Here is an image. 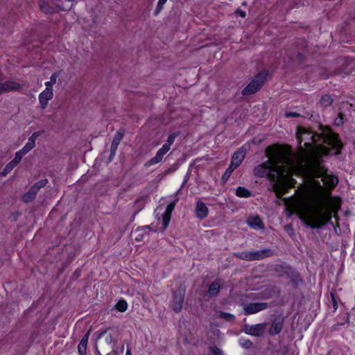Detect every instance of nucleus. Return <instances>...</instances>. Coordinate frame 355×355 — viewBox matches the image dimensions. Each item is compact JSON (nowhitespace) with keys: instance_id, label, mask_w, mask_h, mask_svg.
<instances>
[{"instance_id":"obj_62","label":"nucleus","mask_w":355,"mask_h":355,"mask_svg":"<svg viewBox=\"0 0 355 355\" xmlns=\"http://www.w3.org/2000/svg\"><path fill=\"white\" fill-rule=\"evenodd\" d=\"M109 329V328L105 329V330H103V331H102L101 332H100V333L98 334V336H97V337H96V339H99V338H101L103 335H105V334L107 333V329Z\"/></svg>"},{"instance_id":"obj_1","label":"nucleus","mask_w":355,"mask_h":355,"mask_svg":"<svg viewBox=\"0 0 355 355\" xmlns=\"http://www.w3.org/2000/svg\"><path fill=\"white\" fill-rule=\"evenodd\" d=\"M319 128L322 132L311 135L312 143L304 144L307 152L303 170L311 180L301 184L299 189L309 200V204L300 207L297 211L299 218L311 229H321L329 223L333 225L332 214H337L341 207L340 198L333 199L325 196L324 188L315 178H322V180L332 188L338 184V178L333 174L328 175L327 168L322 165V157L331 155V149L324 145L317 144V142L321 139H323L324 144L336 150L332 154L334 156L342 153L344 144L340 139L339 135L333 132L329 126L320 124Z\"/></svg>"},{"instance_id":"obj_23","label":"nucleus","mask_w":355,"mask_h":355,"mask_svg":"<svg viewBox=\"0 0 355 355\" xmlns=\"http://www.w3.org/2000/svg\"><path fill=\"white\" fill-rule=\"evenodd\" d=\"M267 171L261 164L255 166L253 169V174L256 177L265 178Z\"/></svg>"},{"instance_id":"obj_56","label":"nucleus","mask_w":355,"mask_h":355,"mask_svg":"<svg viewBox=\"0 0 355 355\" xmlns=\"http://www.w3.org/2000/svg\"><path fill=\"white\" fill-rule=\"evenodd\" d=\"M138 233V235L137 236V237L135 238V240L137 241H141L143 240V237L144 236V234L143 233V232H137Z\"/></svg>"},{"instance_id":"obj_18","label":"nucleus","mask_w":355,"mask_h":355,"mask_svg":"<svg viewBox=\"0 0 355 355\" xmlns=\"http://www.w3.org/2000/svg\"><path fill=\"white\" fill-rule=\"evenodd\" d=\"M247 223L250 227L254 229H264L263 223L259 216H250L247 220Z\"/></svg>"},{"instance_id":"obj_7","label":"nucleus","mask_w":355,"mask_h":355,"mask_svg":"<svg viewBox=\"0 0 355 355\" xmlns=\"http://www.w3.org/2000/svg\"><path fill=\"white\" fill-rule=\"evenodd\" d=\"M267 326V322H262L254 325L245 324L243 326V331L248 335L260 337L263 336Z\"/></svg>"},{"instance_id":"obj_28","label":"nucleus","mask_w":355,"mask_h":355,"mask_svg":"<svg viewBox=\"0 0 355 355\" xmlns=\"http://www.w3.org/2000/svg\"><path fill=\"white\" fill-rule=\"evenodd\" d=\"M291 266L284 263V264H277L275 266L274 270L279 273H283L286 275V271H287Z\"/></svg>"},{"instance_id":"obj_51","label":"nucleus","mask_w":355,"mask_h":355,"mask_svg":"<svg viewBox=\"0 0 355 355\" xmlns=\"http://www.w3.org/2000/svg\"><path fill=\"white\" fill-rule=\"evenodd\" d=\"M331 297L333 308H334V311H336L338 306L337 300L336 299V295L334 293H331Z\"/></svg>"},{"instance_id":"obj_22","label":"nucleus","mask_w":355,"mask_h":355,"mask_svg":"<svg viewBox=\"0 0 355 355\" xmlns=\"http://www.w3.org/2000/svg\"><path fill=\"white\" fill-rule=\"evenodd\" d=\"M236 168L231 164L228 166L227 170L225 171V173L223 174L221 178V184H225L228 179L230 178V175H232V172L236 169Z\"/></svg>"},{"instance_id":"obj_48","label":"nucleus","mask_w":355,"mask_h":355,"mask_svg":"<svg viewBox=\"0 0 355 355\" xmlns=\"http://www.w3.org/2000/svg\"><path fill=\"white\" fill-rule=\"evenodd\" d=\"M177 135H178L176 133H173V134L169 135L168 136L166 144H167L168 146H171L173 144L175 138L176 137Z\"/></svg>"},{"instance_id":"obj_16","label":"nucleus","mask_w":355,"mask_h":355,"mask_svg":"<svg viewBox=\"0 0 355 355\" xmlns=\"http://www.w3.org/2000/svg\"><path fill=\"white\" fill-rule=\"evenodd\" d=\"M53 96V92L50 91L49 89H45L43 92H42L38 96L39 102L40 107L42 110L46 108L48 105V102L49 100L52 99Z\"/></svg>"},{"instance_id":"obj_52","label":"nucleus","mask_w":355,"mask_h":355,"mask_svg":"<svg viewBox=\"0 0 355 355\" xmlns=\"http://www.w3.org/2000/svg\"><path fill=\"white\" fill-rule=\"evenodd\" d=\"M92 331V329L90 328L87 332L83 336V337L82 338V339L80 340V341H84V343H86L87 344L88 343V339H89V334H90V332Z\"/></svg>"},{"instance_id":"obj_6","label":"nucleus","mask_w":355,"mask_h":355,"mask_svg":"<svg viewBox=\"0 0 355 355\" xmlns=\"http://www.w3.org/2000/svg\"><path fill=\"white\" fill-rule=\"evenodd\" d=\"M282 148V145L279 144L270 145L266 149V155L269 158V159L265 161L261 165L263 166V168L268 171H271V168L273 166V155H277V153H279V150Z\"/></svg>"},{"instance_id":"obj_45","label":"nucleus","mask_w":355,"mask_h":355,"mask_svg":"<svg viewBox=\"0 0 355 355\" xmlns=\"http://www.w3.org/2000/svg\"><path fill=\"white\" fill-rule=\"evenodd\" d=\"M251 261L262 259L259 251H250Z\"/></svg>"},{"instance_id":"obj_32","label":"nucleus","mask_w":355,"mask_h":355,"mask_svg":"<svg viewBox=\"0 0 355 355\" xmlns=\"http://www.w3.org/2000/svg\"><path fill=\"white\" fill-rule=\"evenodd\" d=\"M304 134L310 135V134H312V132L309 130L305 127L298 126L297 127V139L300 140V144L302 142V139H300V136L302 135H304Z\"/></svg>"},{"instance_id":"obj_14","label":"nucleus","mask_w":355,"mask_h":355,"mask_svg":"<svg viewBox=\"0 0 355 355\" xmlns=\"http://www.w3.org/2000/svg\"><path fill=\"white\" fill-rule=\"evenodd\" d=\"M178 200V198H176L175 200L169 203L166 209L165 212L162 215L163 230H164L169 224V222L171 218L172 212L174 210V208Z\"/></svg>"},{"instance_id":"obj_46","label":"nucleus","mask_w":355,"mask_h":355,"mask_svg":"<svg viewBox=\"0 0 355 355\" xmlns=\"http://www.w3.org/2000/svg\"><path fill=\"white\" fill-rule=\"evenodd\" d=\"M149 230H151V228L149 225H146V226H141V227H138L137 229H136V232H143V233H148L149 232Z\"/></svg>"},{"instance_id":"obj_9","label":"nucleus","mask_w":355,"mask_h":355,"mask_svg":"<svg viewBox=\"0 0 355 355\" xmlns=\"http://www.w3.org/2000/svg\"><path fill=\"white\" fill-rule=\"evenodd\" d=\"M269 307L267 302H252L245 305L243 309L246 315L256 313Z\"/></svg>"},{"instance_id":"obj_41","label":"nucleus","mask_w":355,"mask_h":355,"mask_svg":"<svg viewBox=\"0 0 355 355\" xmlns=\"http://www.w3.org/2000/svg\"><path fill=\"white\" fill-rule=\"evenodd\" d=\"M24 155L21 154L19 151L15 153L14 159L10 161L15 166L21 161Z\"/></svg>"},{"instance_id":"obj_25","label":"nucleus","mask_w":355,"mask_h":355,"mask_svg":"<svg viewBox=\"0 0 355 355\" xmlns=\"http://www.w3.org/2000/svg\"><path fill=\"white\" fill-rule=\"evenodd\" d=\"M163 157H164L163 155H162L161 154H159V153L157 152L156 155L155 157H152L151 159H150L148 162H146L144 164V166L146 167H148L153 164L159 163V162H161L162 160Z\"/></svg>"},{"instance_id":"obj_30","label":"nucleus","mask_w":355,"mask_h":355,"mask_svg":"<svg viewBox=\"0 0 355 355\" xmlns=\"http://www.w3.org/2000/svg\"><path fill=\"white\" fill-rule=\"evenodd\" d=\"M235 257L245 260V261H251L250 257V251H246V252H241L234 254Z\"/></svg>"},{"instance_id":"obj_4","label":"nucleus","mask_w":355,"mask_h":355,"mask_svg":"<svg viewBox=\"0 0 355 355\" xmlns=\"http://www.w3.org/2000/svg\"><path fill=\"white\" fill-rule=\"evenodd\" d=\"M296 180L291 176L286 175L283 177L277 183L272 185V191L275 193L276 197L282 199L283 196L287 193L291 188L295 187Z\"/></svg>"},{"instance_id":"obj_13","label":"nucleus","mask_w":355,"mask_h":355,"mask_svg":"<svg viewBox=\"0 0 355 355\" xmlns=\"http://www.w3.org/2000/svg\"><path fill=\"white\" fill-rule=\"evenodd\" d=\"M284 318L279 316L272 320L270 327L268 330V334L270 336H275L279 334L284 327Z\"/></svg>"},{"instance_id":"obj_64","label":"nucleus","mask_w":355,"mask_h":355,"mask_svg":"<svg viewBox=\"0 0 355 355\" xmlns=\"http://www.w3.org/2000/svg\"><path fill=\"white\" fill-rule=\"evenodd\" d=\"M157 153H159V154H161L162 155H164L166 153H165L164 151H163V150H162V148H159L158 150H157Z\"/></svg>"},{"instance_id":"obj_11","label":"nucleus","mask_w":355,"mask_h":355,"mask_svg":"<svg viewBox=\"0 0 355 355\" xmlns=\"http://www.w3.org/2000/svg\"><path fill=\"white\" fill-rule=\"evenodd\" d=\"M124 131L123 130H119L114 135V138L112 139L110 148V154L108 158V161L111 162L116 155V150L118 148L119 144L121 143V140L124 136Z\"/></svg>"},{"instance_id":"obj_40","label":"nucleus","mask_w":355,"mask_h":355,"mask_svg":"<svg viewBox=\"0 0 355 355\" xmlns=\"http://www.w3.org/2000/svg\"><path fill=\"white\" fill-rule=\"evenodd\" d=\"M240 344L245 349H250L253 346V343L249 339H240Z\"/></svg>"},{"instance_id":"obj_59","label":"nucleus","mask_w":355,"mask_h":355,"mask_svg":"<svg viewBox=\"0 0 355 355\" xmlns=\"http://www.w3.org/2000/svg\"><path fill=\"white\" fill-rule=\"evenodd\" d=\"M46 89H49L50 91L53 92V84L51 83V81H48L45 83Z\"/></svg>"},{"instance_id":"obj_10","label":"nucleus","mask_w":355,"mask_h":355,"mask_svg":"<svg viewBox=\"0 0 355 355\" xmlns=\"http://www.w3.org/2000/svg\"><path fill=\"white\" fill-rule=\"evenodd\" d=\"M285 275L290 279V281L295 288H297L303 282L300 273L292 266H290L289 269L286 271Z\"/></svg>"},{"instance_id":"obj_27","label":"nucleus","mask_w":355,"mask_h":355,"mask_svg":"<svg viewBox=\"0 0 355 355\" xmlns=\"http://www.w3.org/2000/svg\"><path fill=\"white\" fill-rule=\"evenodd\" d=\"M128 304L124 300H120L115 304L114 309L120 312H124L127 310Z\"/></svg>"},{"instance_id":"obj_33","label":"nucleus","mask_w":355,"mask_h":355,"mask_svg":"<svg viewBox=\"0 0 355 355\" xmlns=\"http://www.w3.org/2000/svg\"><path fill=\"white\" fill-rule=\"evenodd\" d=\"M87 344L84 343V341H80L78 345V355H86L87 354Z\"/></svg>"},{"instance_id":"obj_29","label":"nucleus","mask_w":355,"mask_h":355,"mask_svg":"<svg viewBox=\"0 0 355 355\" xmlns=\"http://www.w3.org/2000/svg\"><path fill=\"white\" fill-rule=\"evenodd\" d=\"M219 318L227 322H234L235 320L234 315L223 311L220 312Z\"/></svg>"},{"instance_id":"obj_17","label":"nucleus","mask_w":355,"mask_h":355,"mask_svg":"<svg viewBox=\"0 0 355 355\" xmlns=\"http://www.w3.org/2000/svg\"><path fill=\"white\" fill-rule=\"evenodd\" d=\"M196 216L200 220L205 219L209 213V209L206 205L201 200L196 202L195 208Z\"/></svg>"},{"instance_id":"obj_3","label":"nucleus","mask_w":355,"mask_h":355,"mask_svg":"<svg viewBox=\"0 0 355 355\" xmlns=\"http://www.w3.org/2000/svg\"><path fill=\"white\" fill-rule=\"evenodd\" d=\"M269 71L265 69L259 72L254 76L253 79L248 83V85L242 90L241 94L243 96H250L257 92L263 87L266 82L267 77Z\"/></svg>"},{"instance_id":"obj_24","label":"nucleus","mask_w":355,"mask_h":355,"mask_svg":"<svg viewBox=\"0 0 355 355\" xmlns=\"http://www.w3.org/2000/svg\"><path fill=\"white\" fill-rule=\"evenodd\" d=\"M333 102H334V101H333L332 98L331 97V96H329L328 94H325V95L322 96L319 103L322 106L327 107L331 105Z\"/></svg>"},{"instance_id":"obj_34","label":"nucleus","mask_w":355,"mask_h":355,"mask_svg":"<svg viewBox=\"0 0 355 355\" xmlns=\"http://www.w3.org/2000/svg\"><path fill=\"white\" fill-rule=\"evenodd\" d=\"M34 147H35V145H33L31 142L28 141L26 144V145L19 151L20 152L21 154L25 155L29 151H31Z\"/></svg>"},{"instance_id":"obj_8","label":"nucleus","mask_w":355,"mask_h":355,"mask_svg":"<svg viewBox=\"0 0 355 355\" xmlns=\"http://www.w3.org/2000/svg\"><path fill=\"white\" fill-rule=\"evenodd\" d=\"M22 87L23 85L11 80L0 83V95L10 92L19 91Z\"/></svg>"},{"instance_id":"obj_61","label":"nucleus","mask_w":355,"mask_h":355,"mask_svg":"<svg viewBox=\"0 0 355 355\" xmlns=\"http://www.w3.org/2000/svg\"><path fill=\"white\" fill-rule=\"evenodd\" d=\"M106 341L108 343H116V341L113 339L112 334H109L106 338Z\"/></svg>"},{"instance_id":"obj_36","label":"nucleus","mask_w":355,"mask_h":355,"mask_svg":"<svg viewBox=\"0 0 355 355\" xmlns=\"http://www.w3.org/2000/svg\"><path fill=\"white\" fill-rule=\"evenodd\" d=\"M167 1L166 0H159L157 4V7L154 11V15L157 16L158 15L162 10L163 9L164 5L166 3Z\"/></svg>"},{"instance_id":"obj_21","label":"nucleus","mask_w":355,"mask_h":355,"mask_svg":"<svg viewBox=\"0 0 355 355\" xmlns=\"http://www.w3.org/2000/svg\"><path fill=\"white\" fill-rule=\"evenodd\" d=\"M236 195L239 198H249L252 192L244 187H239L236 190Z\"/></svg>"},{"instance_id":"obj_49","label":"nucleus","mask_w":355,"mask_h":355,"mask_svg":"<svg viewBox=\"0 0 355 355\" xmlns=\"http://www.w3.org/2000/svg\"><path fill=\"white\" fill-rule=\"evenodd\" d=\"M296 61L299 64H301L303 63V62L305 60V55L302 53H297L296 55Z\"/></svg>"},{"instance_id":"obj_2","label":"nucleus","mask_w":355,"mask_h":355,"mask_svg":"<svg viewBox=\"0 0 355 355\" xmlns=\"http://www.w3.org/2000/svg\"><path fill=\"white\" fill-rule=\"evenodd\" d=\"M291 153V148L289 145H282V148L277 153V155H273V166L271 168V171L279 175L278 182L286 177V169L283 164H288L290 162V155Z\"/></svg>"},{"instance_id":"obj_63","label":"nucleus","mask_w":355,"mask_h":355,"mask_svg":"<svg viewBox=\"0 0 355 355\" xmlns=\"http://www.w3.org/2000/svg\"><path fill=\"white\" fill-rule=\"evenodd\" d=\"M95 353L96 355H101L98 349V347H97V345L96 344L95 345Z\"/></svg>"},{"instance_id":"obj_19","label":"nucleus","mask_w":355,"mask_h":355,"mask_svg":"<svg viewBox=\"0 0 355 355\" xmlns=\"http://www.w3.org/2000/svg\"><path fill=\"white\" fill-rule=\"evenodd\" d=\"M38 6L42 12L45 14L53 15L56 13V9L51 6L47 1L44 0H39Z\"/></svg>"},{"instance_id":"obj_12","label":"nucleus","mask_w":355,"mask_h":355,"mask_svg":"<svg viewBox=\"0 0 355 355\" xmlns=\"http://www.w3.org/2000/svg\"><path fill=\"white\" fill-rule=\"evenodd\" d=\"M222 282V279L218 278L214 282H211L208 287L207 293L203 295V297L212 298L218 296L221 289Z\"/></svg>"},{"instance_id":"obj_5","label":"nucleus","mask_w":355,"mask_h":355,"mask_svg":"<svg viewBox=\"0 0 355 355\" xmlns=\"http://www.w3.org/2000/svg\"><path fill=\"white\" fill-rule=\"evenodd\" d=\"M185 293L186 287L184 284H180L176 290L172 291V300L170 306L175 313H180L182 309Z\"/></svg>"},{"instance_id":"obj_57","label":"nucleus","mask_w":355,"mask_h":355,"mask_svg":"<svg viewBox=\"0 0 355 355\" xmlns=\"http://www.w3.org/2000/svg\"><path fill=\"white\" fill-rule=\"evenodd\" d=\"M55 4L60 10L67 11V10H69L71 8V6H70L69 8H66V7L60 6V4H58L57 3H55Z\"/></svg>"},{"instance_id":"obj_38","label":"nucleus","mask_w":355,"mask_h":355,"mask_svg":"<svg viewBox=\"0 0 355 355\" xmlns=\"http://www.w3.org/2000/svg\"><path fill=\"white\" fill-rule=\"evenodd\" d=\"M44 132V130H39V131H37V132H34L32 134V135L28 138V141L31 142L33 145L35 146V140H36V139L39 136L42 135Z\"/></svg>"},{"instance_id":"obj_37","label":"nucleus","mask_w":355,"mask_h":355,"mask_svg":"<svg viewBox=\"0 0 355 355\" xmlns=\"http://www.w3.org/2000/svg\"><path fill=\"white\" fill-rule=\"evenodd\" d=\"M15 167V166L11 162H10L9 163H8L6 164V166H5V168L3 169V171H1V173H0L2 176H6L8 173H9Z\"/></svg>"},{"instance_id":"obj_35","label":"nucleus","mask_w":355,"mask_h":355,"mask_svg":"<svg viewBox=\"0 0 355 355\" xmlns=\"http://www.w3.org/2000/svg\"><path fill=\"white\" fill-rule=\"evenodd\" d=\"M262 259L272 257L274 254V251L272 249H263L259 250Z\"/></svg>"},{"instance_id":"obj_15","label":"nucleus","mask_w":355,"mask_h":355,"mask_svg":"<svg viewBox=\"0 0 355 355\" xmlns=\"http://www.w3.org/2000/svg\"><path fill=\"white\" fill-rule=\"evenodd\" d=\"M245 154L246 150L244 147L239 148L233 153L230 164L235 166L236 168L239 167L243 161L245 157Z\"/></svg>"},{"instance_id":"obj_47","label":"nucleus","mask_w":355,"mask_h":355,"mask_svg":"<svg viewBox=\"0 0 355 355\" xmlns=\"http://www.w3.org/2000/svg\"><path fill=\"white\" fill-rule=\"evenodd\" d=\"M19 216L20 213L19 211H14L11 213L8 218L11 222L15 223L17 220Z\"/></svg>"},{"instance_id":"obj_54","label":"nucleus","mask_w":355,"mask_h":355,"mask_svg":"<svg viewBox=\"0 0 355 355\" xmlns=\"http://www.w3.org/2000/svg\"><path fill=\"white\" fill-rule=\"evenodd\" d=\"M344 120H343L342 119H336L334 121V125H337V126H341L344 124Z\"/></svg>"},{"instance_id":"obj_20","label":"nucleus","mask_w":355,"mask_h":355,"mask_svg":"<svg viewBox=\"0 0 355 355\" xmlns=\"http://www.w3.org/2000/svg\"><path fill=\"white\" fill-rule=\"evenodd\" d=\"M37 193L31 187L28 191L22 196L21 200L25 203H29L35 198Z\"/></svg>"},{"instance_id":"obj_55","label":"nucleus","mask_w":355,"mask_h":355,"mask_svg":"<svg viewBox=\"0 0 355 355\" xmlns=\"http://www.w3.org/2000/svg\"><path fill=\"white\" fill-rule=\"evenodd\" d=\"M236 13L238 14L239 16H241L242 18H244L246 16L245 12L241 10L240 8H238L236 10Z\"/></svg>"},{"instance_id":"obj_43","label":"nucleus","mask_w":355,"mask_h":355,"mask_svg":"<svg viewBox=\"0 0 355 355\" xmlns=\"http://www.w3.org/2000/svg\"><path fill=\"white\" fill-rule=\"evenodd\" d=\"M178 168H179V163H178V162H177L175 164H173L171 167L165 170L163 173V175H166L171 173H173V172L175 171Z\"/></svg>"},{"instance_id":"obj_44","label":"nucleus","mask_w":355,"mask_h":355,"mask_svg":"<svg viewBox=\"0 0 355 355\" xmlns=\"http://www.w3.org/2000/svg\"><path fill=\"white\" fill-rule=\"evenodd\" d=\"M284 230L290 236H293L295 235L294 230L293 227V225L291 223L287 224L284 225Z\"/></svg>"},{"instance_id":"obj_42","label":"nucleus","mask_w":355,"mask_h":355,"mask_svg":"<svg viewBox=\"0 0 355 355\" xmlns=\"http://www.w3.org/2000/svg\"><path fill=\"white\" fill-rule=\"evenodd\" d=\"M178 168H179V163H178V162H177L175 164H173L171 167L165 170L163 173V175H166L171 173H173V172L175 171Z\"/></svg>"},{"instance_id":"obj_50","label":"nucleus","mask_w":355,"mask_h":355,"mask_svg":"<svg viewBox=\"0 0 355 355\" xmlns=\"http://www.w3.org/2000/svg\"><path fill=\"white\" fill-rule=\"evenodd\" d=\"M285 117L291 118V117H300L302 115L296 112H286L285 113Z\"/></svg>"},{"instance_id":"obj_58","label":"nucleus","mask_w":355,"mask_h":355,"mask_svg":"<svg viewBox=\"0 0 355 355\" xmlns=\"http://www.w3.org/2000/svg\"><path fill=\"white\" fill-rule=\"evenodd\" d=\"M80 275V271L79 270H76L73 273L72 278H73L74 279H76L77 278L79 277Z\"/></svg>"},{"instance_id":"obj_26","label":"nucleus","mask_w":355,"mask_h":355,"mask_svg":"<svg viewBox=\"0 0 355 355\" xmlns=\"http://www.w3.org/2000/svg\"><path fill=\"white\" fill-rule=\"evenodd\" d=\"M48 180L44 178L39 180L36 183H35L31 188L33 189L36 193H38L40 189L44 187L48 184Z\"/></svg>"},{"instance_id":"obj_53","label":"nucleus","mask_w":355,"mask_h":355,"mask_svg":"<svg viewBox=\"0 0 355 355\" xmlns=\"http://www.w3.org/2000/svg\"><path fill=\"white\" fill-rule=\"evenodd\" d=\"M57 78H58V74L56 73H53L51 77H50V81L51 83L54 85L56 83V80H57Z\"/></svg>"},{"instance_id":"obj_31","label":"nucleus","mask_w":355,"mask_h":355,"mask_svg":"<svg viewBox=\"0 0 355 355\" xmlns=\"http://www.w3.org/2000/svg\"><path fill=\"white\" fill-rule=\"evenodd\" d=\"M265 178H266L270 182H274L275 183H277L279 177L275 173L269 171H267L266 175L265 176Z\"/></svg>"},{"instance_id":"obj_39","label":"nucleus","mask_w":355,"mask_h":355,"mask_svg":"<svg viewBox=\"0 0 355 355\" xmlns=\"http://www.w3.org/2000/svg\"><path fill=\"white\" fill-rule=\"evenodd\" d=\"M210 355H223L222 350L216 346L209 347Z\"/></svg>"},{"instance_id":"obj_60","label":"nucleus","mask_w":355,"mask_h":355,"mask_svg":"<svg viewBox=\"0 0 355 355\" xmlns=\"http://www.w3.org/2000/svg\"><path fill=\"white\" fill-rule=\"evenodd\" d=\"M161 148L163 150V151L167 153L170 150V146H168L167 144H164Z\"/></svg>"}]
</instances>
